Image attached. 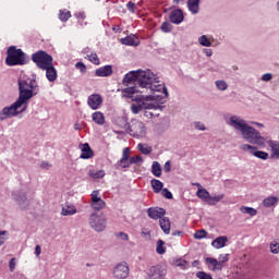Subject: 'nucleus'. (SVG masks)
Instances as JSON below:
<instances>
[{"instance_id":"nucleus-1","label":"nucleus","mask_w":279,"mask_h":279,"mask_svg":"<svg viewBox=\"0 0 279 279\" xmlns=\"http://www.w3.org/2000/svg\"><path fill=\"white\" fill-rule=\"evenodd\" d=\"M124 86L122 89L123 97H129L135 104L131 105V111L133 114H138L143 110H162L163 106L158 102L162 101V96L156 94L161 93L165 95V99L169 97V92L165 83H160V80L151 70H137L126 73L123 77Z\"/></svg>"},{"instance_id":"nucleus-2","label":"nucleus","mask_w":279,"mask_h":279,"mask_svg":"<svg viewBox=\"0 0 279 279\" xmlns=\"http://www.w3.org/2000/svg\"><path fill=\"white\" fill-rule=\"evenodd\" d=\"M19 98L17 100L11 105L10 107H4L0 111V121H5V119H11V117H16L19 114V108H22L21 112H25L27 110V104H29V99L36 97L40 93V86H38V81L35 77L33 78H19Z\"/></svg>"},{"instance_id":"nucleus-3","label":"nucleus","mask_w":279,"mask_h":279,"mask_svg":"<svg viewBox=\"0 0 279 279\" xmlns=\"http://www.w3.org/2000/svg\"><path fill=\"white\" fill-rule=\"evenodd\" d=\"M228 125L230 128H233L235 132H240L242 138L246 143H251L252 145H258V147H265L266 138L260 135V132L258 130L254 129L250 124H247V121L243 120V118L239 116H231Z\"/></svg>"},{"instance_id":"nucleus-4","label":"nucleus","mask_w":279,"mask_h":279,"mask_svg":"<svg viewBox=\"0 0 279 279\" xmlns=\"http://www.w3.org/2000/svg\"><path fill=\"white\" fill-rule=\"evenodd\" d=\"M29 62V57L21 48L11 46L7 50L5 64L8 66H23Z\"/></svg>"},{"instance_id":"nucleus-5","label":"nucleus","mask_w":279,"mask_h":279,"mask_svg":"<svg viewBox=\"0 0 279 279\" xmlns=\"http://www.w3.org/2000/svg\"><path fill=\"white\" fill-rule=\"evenodd\" d=\"M124 129L133 138H145L147 136V126L141 120H131L124 124Z\"/></svg>"},{"instance_id":"nucleus-6","label":"nucleus","mask_w":279,"mask_h":279,"mask_svg":"<svg viewBox=\"0 0 279 279\" xmlns=\"http://www.w3.org/2000/svg\"><path fill=\"white\" fill-rule=\"evenodd\" d=\"M32 61L36 63V66L41 71L53 64V57L47 53L45 50H38L32 54Z\"/></svg>"},{"instance_id":"nucleus-7","label":"nucleus","mask_w":279,"mask_h":279,"mask_svg":"<svg viewBox=\"0 0 279 279\" xmlns=\"http://www.w3.org/2000/svg\"><path fill=\"white\" fill-rule=\"evenodd\" d=\"M196 195L199 199H203V202H206L208 206H217L223 197H226V194H218L215 196L210 195V192L206 189H198L196 192Z\"/></svg>"},{"instance_id":"nucleus-8","label":"nucleus","mask_w":279,"mask_h":279,"mask_svg":"<svg viewBox=\"0 0 279 279\" xmlns=\"http://www.w3.org/2000/svg\"><path fill=\"white\" fill-rule=\"evenodd\" d=\"M106 216L104 214L93 213L89 216V226L95 232H104L106 230Z\"/></svg>"},{"instance_id":"nucleus-9","label":"nucleus","mask_w":279,"mask_h":279,"mask_svg":"<svg viewBox=\"0 0 279 279\" xmlns=\"http://www.w3.org/2000/svg\"><path fill=\"white\" fill-rule=\"evenodd\" d=\"M240 149L243 151H250L255 158H259V160H269V153L258 150L256 146H252L250 144H243L240 146Z\"/></svg>"},{"instance_id":"nucleus-10","label":"nucleus","mask_w":279,"mask_h":279,"mask_svg":"<svg viewBox=\"0 0 279 279\" xmlns=\"http://www.w3.org/2000/svg\"><path fill=\"white\" fill-rule=\"evenodd\" d=\"M130 276V267L128 263L122 262L114 266L113 268V277L117 279H125Z\"/></svg>"},{"instance_id":"nucleus-11","label":"nucleus","mask_w":279,"mask_h":279,"mask_svg":"<svg viewBox=\"0 0 279 279\" xmlns=\"http://www.w3.org/2000/svg\"><path fill=\"white\" fill-rule=\"evenodd\" d=\"M165 276H167V270L157 265L149 268L146 279H165Z\"/></svg>"},{"instance_id":"nucleus-12","label":"nucleus","mask_w":279,"mask_h":279,"mask_svg":"<svg viewBox=\"0 0 279 279\" xmlns=\"http://www.w3.org/2000/svg\"><path fill=\"white\" fill-rule=\"evenodd\" d=\"M13 199L19 204L22 210L29 207V199H27V193L23 191H17L13 193Z\"/></svg>"},{"instance_id":"nucleus-13","label":"nucleus","mask_w":279,"mask_h":279,"mask_svg":"<svg viewBox=\"0 0 279 279\" xmlns=\"http://www.w3.org/2000/svg\"><path fill=\"white\" fill-rule=\"evenodd\" d=\"M90 206L93 210H104V208H106V202L99 197V191L92 192Z\"/></svg>"},{"instance_id":"nucleus-14","label":"nucleus","mask_w":279,"mask_h":279,"mask_svg":"<svg viewBox=\"0 0 279 279\" xmlns=\"http://www.w3.org/2000/svg\"><path fill=\"white\" fill-rule=\"evenodd\" d=\"M147 215L149 219H154L155 221L158 219L161 220L165 215H167V210L161 207H149L147 209Z\"/></svg>"},{"instance_id":"nucleus-15","label":"nucleus","mask_w":279,"mask_h":279,"mask_svg":"<svg viewBox=\"0 0 279 279\" xmlns=\"http://www.w3.org/2000/svg\"><path fill=\"white\" fill-rule=\"evenodd\" d=\"M104 104V98L99 94H92L87 98V106L92 108V110H99V106Z\"/></svg>"},{"instance_id":"nucleus-16","label":"nucleus","mask_w":279,"mask_h":279,"mask_svg":"<svg viewBox=\"0 0 279 279\" xmlns=\"http://www.w3.org/2000/svg\"><path fill=\"white\" fill-rule=\"evenodd\" d=\"M170 23L180 25L184 21V11L182 9H174L169 16Z\"/></svg>"},{"instance_id":"nucleus-17","label":"nucleus","mask_w":279,"mask_h":279,"mask_svg":"<svg viewBox=\"0 0 279 279\" xmlns=\"http://www.w3.org/2000/svg\"><path fill=\"white\" fill-rule=\"evenodd\" d=\"M120 43L122 45H126L128 47H138L141 45V39L134 34L126 36L125 38H121Z\"/></svg>"},{"instance_id":"nucleus-18","label":"nucleus","mask_w":279,"mask_h":279,"mask_svg":"<svg viewBox=\"0 0 279 279\" xmlns=\"http://www.w3.org/2000/svg\"><path fill=\"white\" fill-rule=\"evenodd\" d=\"M43 71H46V77L48 82H56V80H58V70H56V66H53V63H50Z\"/></svg>"},{"instance_id":"nucleus-19","label":"nucleus","mask_w":279,"mask_h":279,"mask_svg":"<svg viewBox=\"0 0 279 279\" xmlns=\"http://www.w3.org/2000/svg\"><path fill=\"white\" fill-rule=\"evenodd\" d=\"M75 214H77V208L75 207V205H73L71 203H65L62 206L61 215L63 217H71V216H73Z\"/></svg>"},{"instance_id":"nucleus-20","label":"nucleus","mask_w":279,"mask_h":279,"mask_svg":"<svg viewBox=\"0 0 279 279\" xmlns=\"http://www.w3.org/2000/svg\"><path fill=\"white\" fill-rule=\"evenodd\" d=\"M96 77H110L112 75V65H105L95 71Z\"/></svg>"},{"instance_id":"nucleus-21","label":"nucleus","mask_w":279,"mask_h":279,"mask_svg":"<svg viewBox=\"0 0 279 279\" xmlns=\"http://www.w3.org/2000/svg\"><path fill=\"white\" fill-rule=\"evenodd\" d=\"M266 143L268 147H270L271 158H277V160H279V142L269 140V141H266Z\"/></svg>"},{"instance_id":"nucleus-22","label":"nucleus","mask_w":279,"mask_h":279,"mask_svg":"<svg viewBox=\"0 0 279 279\" xmlns=\"http://www.w3.org/2000/svg\"><path fill=\"white\" fill-rule=\"evenodd\" d=\"M93 156H94V153H93V148H90V145L88 143L83 144L82 154L80 158H82L83 160H88L93 158Z\"/></svg>"},{"instance_id":"nucleus-23","label":"nucleus","mask_w":279,"mask_h":279,"mask_svg":"<svg viewBox=\"0 0 279 279\" xmlns=\"http://www.w3.org/2000/svg\"><path fill=\"white\" fill-rule=\"evenodd\" d=\"M159 226L165 234H169L171 232V220L169 217H163L159 220Z\"/></svg>"},{"instance_id":"nucleus-24","label":"nucleus","mask_w":279,"mask_h":279,"mask_svg":"<svg viewBox=\"0 0 279 279\" xmlns=\"http://www.w3.org/2000/svg\"><path fill=\"white\" fill-rule=\"evenodd\" d=\"M202 0H187V9L191 14H199V3Z\"/></svg>"},{"instance_id":"nucleus-25","label":"nucleus","mask_w":279,"mask_h":279,"mask_svg":"<svg viewBox=\"0 0 279 279\" xmlns=\"http://www.w3.org/2000/svg\"><path fill=\"white\" fill-rule=\"evenodd\" d=\"M227 241H228V236L221 235V236L216 238L211 242V245H213V247H216V250H221V247H226Z\"/></svg>"},{"instance_id":"nucleus-26","label":"nucleus","mask_w":279,"mask_h":279,"mask_svg":"<svg viewBox=\"0 0 279 279\" xmlns=\"http://www.w3.org/2000/svg\"><path fill=\"white\" fill-rule=\"evenodd\" d=\"M205 260L208 265H213L211 271H221V269H223V264L216 258L207 257Z\"/></svg>"},{"instance_id":"nucleus-27","label":"nucleus","mask_w":279,"mask_h":279,"mask_svg":"<svg viewBox=\"0 0 279 279\" xmlns=\"http://www.w3.org/2000/svg\"><path fill=\"white\" fill-rule=\"evenodd\" d=\"M92 119L94 123H97V125H104L106 123V117H104V113L100 111H96L92 114Z\"/></svg>"},{"instance_id":"nucleus-28","label":"nucleus","mask_w":279,"mask_h":279,"mask_svg":"<svg viewBox=\"0 0 279 279\" xmlns=\"http://www.w3.org/2000/svg\"><path fill=\"white\" fill-rule=\"evenodd\" d=\"M150 186H151L154 193H160V191L163 190L162 186H165V184L158 179H153L150 181Z\"/></svg>"},{"instance_id":"nucleus-29","label":"nucleus","mask_w":279,"mask_h":279,"mask_svg":"<svg viewBox=\"0 0 279 279\" xmlns=\"http://www.w3.org/2000/svg\"><path fill=\"white\" fill-rule=\"evenodd\" d=\"M151 173L155 175V178H160L162 175V167L160 166V162L154 161L151 165Z\"/></svg>"},{"instance_id":"nucleus-30","label":"nucleus","mask_w":279,"mask_h":279,"mask_svg":"<svg viewBox=\"0 0 279 279\" xmlns=\"http://www.w3.org/2000/svg\"><path fill=\"white\" fill-rule=\"evenodd\" d=\"M240 213H242L243 215H250V217H256L258 215V210L247 206L240 207Z\"/></svg>"},{"instance_id":"nucleus-31","label":"nucleus","mask_w":279,"mask_h":279,"mask_svg":"<svg viewBox=\"0 0 279 279\" xmlns=\"http://www.w3.org/2000/svg\"><path fill=\"white\" fill-rule=\"evenodd\" d=\"M278 204V197L269 196L263 201V206L265 208H271V206H276Z\"/></svg>"},{"instance_id":"nucleus-32","label":"nucleus","mask_w":279,"mask_h":279,"mask_svg":"<svg viewBox=\"0 0 279 279\" xmlns=\"http://www.w3.org/2000/svg\"><path fill=\"white\" fill-rule=\"evenodd\" d=\"M88 175L93 180H99V179H101V178H104L106 175V172L104 170L95 171L94 169H90L88 171Z\"/></svg>"},{"instance_id":"nucleus-33","label":"nucleus","mask_w":279,"mask_h":279,"mask_svg":"<svg viewBox=\"0 0 279 279\" xmlns=\"http://www.w3.org/2000/svg\"><path fill=\"white\" fill-rule=\"evenodd\" d=\"M157 110L162 112V110L160 109H144V117H146V119H154V117H160V113L156 112Z\"/></svg>"},{"instance_id":"nucleus-34","label":"nucleus","mask_w":279,"mask_h":279,"mask_svg":"<svg viewBox=\"0 0 279 279\" xmlns=\"http://www.w3.org/2000/svg\"><path fill=\"white\" fill-rule=\"evenodd\" d=\"M137 149L138 151H141V154H144V156H149V153L151 151V146H147V144H138Z\"/></svg>"},{"instance_id":"nucleus-35","label":"nucleus","mask_w":279,"mask_h":279,"mask_svg":"<svg viewBox=\"0 0 279 279\" xmlns=\"http://www.w3.org/2000/svg\"><path fill=\"white\" fill-rule=\"evenodd\" d=\"M130 159H120L117 163H116V169H128V167H130Z\"/></svg>"},{"instance_id":"nucleus-36","label":"nucleus","mask_w":279,"mask_h":279,"mask_svg":"<svg viewBox=\"0 0 279 279\" xmlns=\"http://www.w3.org/2000/svg\"><path fill=\"white\" fill-rule=\"evenodd\" d=\"M198 43L202 47H213V43H210V39L206 35L201 36Z\"/></svg>"},{"instance_id":"nucleus-37","label":"nucleus","mask_w":279,"mask_h":279,"mask_svg":"<svg viewBox=\"0 0 279 279\" xmlns=\"http://www.w3.org/2000/svg\"><path fill=\"white\" fill-rule=\"evenodd\" d=\"M215 86L218 90H228V83L223 80L216 81Z\"/></svg>"},{"instance_id":"nucleus-38","label":"nucleus","mask_w":279,"mask_h":279,"mask_svg":"<svg viewBox=\"0 0 279 279\" xmlns=\"http://www.w3.org/2000/svg\"><path fill=\"white\" fill-rule=\"evenodd\" d=\"M270 252L271 254H279V240H274L270 243Z\"/></svg>"},{"instance_id":"nucleus-39","label":"nucleus","mask_w":279,"mask_h":279,"mask_svg":"<svg viewBox=\"0 0 279 279\" xmlns=\"http://www.w3.org/2000/svg\"><path fill=\"white\" fill-rule=\"evenodd\" d=\"M173 29V26L171 25V23L169 22H163L161 24V32H163L165 34H169L171 33Z\"/></svg>"},{"instance_id":"nucleus-40","label":"nucleus","mask_w":279,"mask_h":279,"mask_svg":"<svg viewBox=\"0 0 279 279\" xmlns=\"http://www.w3.org/2000/svg\"><path fill=\"white\" fill-rule=\"evenodd\" d=\"M157 254H165L167 250H165V241L158 240L157 241V248H156Z\"/></svg>"},{"instance_id":"nucleus-41","label":"nucleus","mask_w":279,"mask_h":279,"mask_svg":"<svg viewBox=\"0 0 279 279\" xmlns=\"http://www.w3.org/2000/svg\"><path fill=\"white\" fill-rule=\"evenodd\" d=\"M71 16V11H60L59 19L63 23H66Z\"/></svg>"},{"instance_id":"nucleus-42","label":"nucleus","mask_w":279,"mask_h":279,"mask_svg":"<svg viewBox=\"0 0 279 279\" xmlns=\"http://www.w3.org/2000/svg\"><path fill=\"white\" fill-rule=\"evenodd\" d=\"M87 58L89 62H92L93 64H96V65L100 64L99 57L97 56V53L87 54Z\"/></svg>"},{"instance_id":"nucleus-43","label":"nucleus","mask_w":279,"mask_h":279,"mask_svg":"<svg viewBox=\"0 0 279 279\" xmlns=\"http://www.w3.org/2000/svg\"><path fill=\"white\" fill-rule=\"evenodd\" d=\"M207 234L208 233L206 232V230L202 229L194 233V239H197V240L206 239Z\"/></svg>"},{"instance_id":"nucleus-44","label":"nucleus","mask_w":279,"mask_h":279,"mask_svg":"<svg viewBox=\"0 0 279 279\" xmlns=\"http://www.w3.org/2000/svg\"><path fill=\"white\" fill-rule=\"evenodd\" d=\"M75 69H77L80 71V73H82L84 75V73H86L87 71V68H86V64H84V62L82 61H78L76 64H75Z\"/></svg>"},{"instance_id":"nucleus-45","label":"nucleus","mask_w":279,"mask_h":279,"mask_svg":"<svg viewBox=\"0 0 279 279\" xmlns=\"http://www.w3.org/2000/svg\"><path fill=\"white\" fill-rule=\"evenodd\" d=\"M196 278L198 279H213V276L206 271H198L196 274Z\"/></svg>"},{"instance_id":"nucleus-46","label":"nucleus","mask_w":279,"mask_h":279,"mask_svg":"<svg viewBox=\"0 0 279 279\" xmlns=\"http://www.w3.org/2000/svg\"><path fill=\"white\" fill-rule=\"evenodd\" d=\"M161 195L162 197H166V199H173V194L167 187L161 190Z\"/></svg>"},{"instance_id":"nucleus-47","label":"nucleus","mask_w":279,"mask_h":279,"mask_svg":"<svg viewBox=\"0 0 279 279\" xmlns=\"http://www.w3.org/2000/svg\"><path fill=\"white\" fill-rule=\"evenodd\" d=\"M114 236H117V239H121V241H129L130 240V235H128V233H125L123 231L114 233Z\"/></svg>"},{"instance_id":"nucleus-48","label":"nucleus","mask_w":279,"mask_h":279,"mask_svg":"<svg viewBox=\"0 0 279 279\" xmlns=\"http://www.w3.org/2000/svg\"><path fill=\"white\" fill-rule=\"evenodd\" d=\"M141 162H143V157H141L138 155L133 156V157L130 158V163L131 165H138Z\"/></svg>"},{"instance_id":"nucleus-49","label":"nucleus","mask_w":279,"mask_h":279,"mask_svg":"<svg viewBox=\"0 0 279 279\" xmlns=\"http://www.w3.org/2000/svg\"><path fill=\"white\" fill-rule=\"evenodd\" d=\"M177 267H181V269H186V265H189V262L186 259H178L175 262Z\"/></svg>"},{"instance_id":"nucleus-50","label":"nucleus","mask_w":279,"mask_h":279,"mask_svg":"<svg viewBox=\"0 0 279 279\" xmlns=\"http://www.w3.org/2000/svg\"><path fill=\"white\" fill-rule=\"evenodd\" d=\"M126 8H128L129 12H132V14H134V12H136V4L132 1L128 2Z\"/></svg>"},{"instance_id":"nucleus-51","label":"nucleus","mask_w":279,"mask_h":279,"mask_svg":"<svg viewBox=\"0 0 279 279\" xmlns=\"http://www.w3.org/2000/svg\"><path fill=\"white\" fill-rule=\"evenodd\" d=\"M122 159L130 160V148L125 147L122 150Z\"/></svg>"},{"instance_id":"nucleus-52","label":"nucleus","mask_w":279,"mask_h":279,"mask_svg":"<svg viewBox=\"0 0 279 279\" xmlns=\"http://www.w3.org/2000/svg\"><path fill=\"white\" fill-rule=\"evenodd\" d=\"M274 80V75L271 73H266L262 76V82H271Z\"/></svg>"},{"instance_id":"nucleus-53","label":"nucleus","mask_w":279,"mask_h":279,"mask_svg":"<svg viewBox=\"0 0 279 279\" xmlns=\"http://www.w3.org/2000/svg\"><path fill=\"white\" fill-rule=\"evenodd\" d=\"M8 234V231H0V245H3L5 241H8V238L5 236Z\"/></svg>"},{"instance_id":"nucleus-54","label":"nucleus","mask_w":279,"mask_h":279,"mask_svg":"<svg viewBox=\"0 0 279 279\" xmlns=\"http://www.w3.org/2000/svg\"><path fill=\"white\" fill-rule=\"evenodd\" d=\"M194 128L196 130H199L201 132H205V130H206V125H204V123H202V122H195Z\"/></svg>"},{"instance_id":"nucleus-55","label":"nucleus","mask_w":279,"mask_h":279,"mask_svg":"<svg viewBox=\"0 0 279 279\" xmlns=\"http://www.w3.org/2000/svg\"><path fill=\"white\" fill-rule=\"evenodd\" d=\"M228 256H230L229 254H226V255H220L219 256V263H221V265H223V263H228V260H229V257Z\"/></svg>"},{"instance_id":"nucleus-56","label":"nucleus","mask_w":279,"mask_h":279,"mask_svg":"<svg viewBox=\"0 0 279 279\" xmlns=\"http://www.w3.org/2000/svg\"><path fill=\"white\" fill-rule=\"evenodd\" d=\"M9 269L10 271H14V269H16V263H14V258H11L9 262Z\"/></svg>"},{"instance_id":"nucleus-57","label":"nucleus","mask_w":279,"mask_h":279,"mask_svg":"<svg viewBox=\"0 0 279 279\" xmlns=\"http://www.w3.org/2000/svg\"><path fill=\"white\" fill-rule=\"evenodd\" d=\"M163 171L169 173L171 171V161H167L163 166Z\"/></svg>"},{"instance_id":"nucleus-58","label":"nucleus","mask_w":279,"mask_h":279,"mask_svg":"<svg viewBox=\"0 0 279 279\" xmlns=\"http://www.w3.org/2000/svg\"><path fill=\"white\" fill-rule=\"evenodd\" d=\"M75 16H76L77 19H82V21H84V19H86V13H84V12H78V13L75 14Z\"/></svg>"},{"instance_id":"nucleus-59","label":"nucleus","mask_w":279,"mask_h":279,"mask_svg":"<svg viewBox=\"0 0 279 279\" xmlns=\"http://www.w3.org/2000/svg\"><path fill=\"white\" fill-rule=\"evenodd\" d=\"M203 51L207 56V58H210V56H213V49L205 48Z\"/></svg>"},{"instance_id":"nucleus-60","label":"nucleus","mask_w":279,"mask_h":279,"mask_svg":"<svg viewBox=\"0 0 279 279\" xmlns=\"http://www.w3.org/2000/svg\"><path fill=\"white\" fill-rule=\"evenodd\" d=\"M40 167H41V169H47L48 167H51V165H49V162H47V161H43Z\"/></svg>"},{"instance_id":"nucleus-61","label":"nucleus","mask_w":279,"mask_h":279,"mask_svg":"<svg viewBox=\"0 0 279 279\" xmlns=\"http://www.w3.org/2000/svg\"><path fill=\"white\" fill-rule=\"evenodd\" d=\"M40 252H41L40 245H37V246L35 247V254H36V256H40Z\"/></svg>"},{"instance_id":"nucleus-62","label":"nucleus","mask_w":279,"mask_h":279,"mask_svg":"<svg viewBox=\"0 0 279 279\" xmlns=\"http://www.w3.org/2000/svg\"><path fill=\"white\" fill-rule=\"evenodd\" d=\"M251 124H253V125H257V128H265V124L259 123V122L251 121Z\"/></svg>"},{"instance_id":"nucleus-63","label":"nucleus","mask_w":279,"mask_h":279,"mask_svg":"<svg viewBox=\"0 0 279 279\" xmlns=\"http://www.w3.org/2000/svg\"><path fill=\"white\" fill-rule=\"evenodd\" d=\"M172 236H182V231L172 232Z\"/></svg>"},{"instance_id":"nucleus-64","label":"nucleus","mask_w":279,"mask_h":279,"mask_svg":"<svg viewBox=\"0 0 279 279\" xmlns=\"http://www.w3.org/2000/svg\"><path fill=\"white\" fill-rule=\"evenodd\" d=\"M74 130H82V125H80L78 123L74 124Z\"/></svg>"}]
</instances>
